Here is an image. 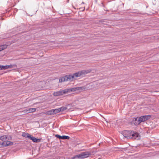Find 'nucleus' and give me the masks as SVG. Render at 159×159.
Instances as JSON below:
<instances>
[{
	"mask_svg": "<svg viewBox=\"0 0 159 159\" xmlns=\"http://www.w3.org/2000/svg\"><path fill=\"white\" fill-rule=\"evenodd\" d=\"M90 70H83L80 71L82 75L87 74L90 73L91 71Z\"/></svg>",
	"mask_w": 159,
	"mask_h": 159,
	"instance_id": "1a4fd4ad",
	"label": "nucleus"
},
{
	"mask_svg": "<svg viewBox=\"0 0 159 159\" xmlns=\"http://www.w3.org/2000/svg\"><path fill=\"white\" fill-rule=\"evenodd\" d=\"M61 139H68L70 138L69 136H65V135H63V136H61Z\"/></svg>",
	"mask_w": 159,
	"mask_h": 159,
	"instance_id": "dca6fc26",
	"label": "nucleus"
},
{
	"mask_svg": "<svg viewBox=\"0 0 159 159\" xmlns=\"http://www.w3.org/2000/svg\"><path fill=\"white\" fill-rule=\"evenodd\" d=\"M55 137L58 139H61V136L58 135V134H56L55 135Z\"/></svg>",
	"mask_w": 159,
	"mask_h": 159,
	"instance_id": "a211bd4d",
	"label": "nucleus"
},
{
	"mask_svg": "<svg viewBox=\"0 0 159 159\" xmlns=\"http://www.w3.org/2000/svg\"><path fill=\"white\" fill-rule=\"evenodd\" d=\"M69 0H67V2L68 3V2H69Z\"/></svg>",
	"mask_w": 159,
	"mask_h": 159,
	"instance_id": "4be33fe9",
	"label": "nucleus"
},
{
	"mask_svg": "<svg viewBox=\"0 0 159 159\" xmlns=\"http://www.w3.org/2000/svg\"><path fill=\"white\" fill-rule=\"evenodd\" d=\"M0 139L3 141L2 143V144L3 146H7L8 145H11L13 144L12 142L8 141L9 138H8L7 136L6 135L0 137Z\"/></svg>",
	"mask_w": 159,
	"mask_h": 159,
	"instance_id": "39448f33",
	"label": "nucleus"
},
{
	"mask_svg": "<svg viewBox=\"0 0 159 159\" xmlns=\"http://www.w3.org/2000/svg\"><path fill=\"white\" fill-rule=\"evenodd\" d=\"M7 47V45L5 44L2 45L0 46V49L1 50V51H2L4 49L6 48Z\"/></svg>",
	"mask_w": 159,
	"mask_h": 159,
	"instance_id": "4468645a",
	"label": "nucleus"
},
{
	"mask_svg": "<svg viewBox=\"0 0 159 159\" xmlns=\"http://www.w3.org/2000/svg\"><path fill=\"white\" fill-rule=\"evenodd\" d=\"M82 76L80 71H78L73 75H66L63 77H61L59 79V82H62L66 81H72L76 78L80 77Z\"/></svg>",
	"mask_w": 159,
	"mask_h": 159,
	"instance_id": "f03ea898",
	"label": "nucleus"
},
{
	"mask_svg": "<svg viewBox=\"0 0 159 159\" xmlns=\"http://www.w3.org/2000/svg\"><path fill=\"white\" fill-rule=\"evenodd\" d=\"M1 51V50L0 49V51Z\"/></svg>",
	"mask_w": 159,
	"mask_h": 159,
	"instance_id": "5701e85b",
	"label": "nucleus"
},
{
	"mask_svg": "<svg viewBox=\"0 0 159 159\" xmlns=\"http://www.w3.org/2000/svg\"><path fill=\"white\" fill-rule=\"evenodd\" d=\"M53 110L54 111V114L58 113V112H60V111L59 108L53 109Z\"/></svg>",
	"mask_w": 159,
	"mask_h": 159,
	"instance_id": "2eb2a0df",
	"label": "nucleus"
},
{
	"mask_svg": "<svg viewBox=\"0 0 159 159\" xmlns=\"http://www.w3.org/2000/svg\"><path fill=\"white\" fill-rule=\"evenodd\" d=\"M59 109L60 112H62L67 109V107L66 106H63L59 108Z\"/></svg>",
	"mask_w": 159,
	"mask_h": 159,
	"instance_id": "f8f14e48",
	"label": "nucleus"
},
{
	"mask_svg": "<svg viewBox=\"0 0 159 159\" xmlns=\"http://www.w3.org/2000/svg\"><path fill=\"white\" fill-rule=\"evenodd\" d=\"M29 139L32 140L34 142L39 143L40 141V139H36V138L30 135Z\"/></svg>",
	"mask_w": 159,
	"mask_h": 159,
	"instance_id": "6e6552de",
	"label": "nucleus"
},
{
	"mask_svg": "<svg viewBox=\"0 0 159 159\" xmlns=\"http://www.w3.org/2000/svg\"><path fill=\"white\" fill-rule=\"evenodd\" d=\"M86 88L84 87H76L74 88L66 89L67 93H70L71 92H80L85 90Z\"/></svg>",
	"mask_w": 159,
	"mask_h": 159,
	"instance_id": "20e7f679",
	"label": "nucleus"
},
{
	"mask_svg": "<svg viewBox=\"0 0 159 159\" xmlns=\"http://www.w3.org/2000/svg\"><path fill=\"white\" fill-rule=\"evenodd\" d=\"M67 93L66 89L63 90H60L59 91L53 93L54 96H58L62 95L64 94Z\"/></svg>",
	"mask_w": 159,
	"mask_h": 159,
	"instance_id": "0eeeda50",
	"label": "nucleus"
},
{
	"mask_svg": "<svg viewBox=\"0 0 159 159\" xmlns=\"http://www.w3.org/2000/svg\"><path fill=\"white\" fill-rule=\"evenodd\" d=\"M14 11H17V10L16 9H15L14 10Z\"/></svg>",
	"mask_w": 159,
	"mask_h": 159,
	"instance_id": "aec40b11",
	"label": "nucleus"
},
{
	"mask_svg": "<svg viewBox=\"0 0 159 159\" xmlns=\"http://www.w3.org/2000/svg\"><path fill=\"white\" fill-rule=\"evenodd\" d=\"M8 66H8V68H11L13 67V66L12 65H11Z\"/></svg>",
	"mask_w": 159,
	"mask_h": 159,
	"instance_id": "6ab92c4d",
	"label": "nucleus"
},
{
	"mask_svg": "<svg viewBox=\"0 0 159 159\" xmlns=\"http://www.w3.org/2000/svg\"><path fill=\"white\" fill-rule=\"evenodd\" d=\"M53 114L54 113L53 109L48 111L46 113V114L47 115H51Z\"/></svg>",
	"mask_w": 159,
	"mask_h": 159,
	"instance_id": "9b49d317",
	"label": "nucleus"
},
{
	"mask_svg": "<svg viewBox=\"0 0 159 159\" xmlns=\"http://www.w3.org/2000/svg\"><path fill=\"white\" fill-rule=\"evenodd\" d=\"M90 155H91V153L89 152H83L74 156L72 158V159H75L77 158L83 159L88 157Z\"/></svg>",
	"mask_w": 159,
	"mask_h": 159,
	"instance_id": "423d86ee",
	"label": "nucleus"
},
{
	"mask_svg": "<svg viewBox=\"0 0 159 159\" xmlns=\"http://www.w3.org/2000/svg\"><path fill=\"white\" fill-rule=\"evenodd\" d=\"M36 108H30L28 109V110L26 111L27 113H29L31 112H34L36 111Z\"/></svg>",
	"mask_w": 159,
	"mask_h": 159,
	"instance_id": "9d476101",
	"label": "nucleus"
},
{
	"mask_svg": "<svg viewBox=\"0 0 159 159\" xmlns=\"http://www.w3.org/2000/svg\"><path fill=\"white\" fill-rule=\"evenodd\" d=\"M122 134L124 137L127 139L139 140L140 138V136L137 132L132 131H124L123 132Z\"/></svg>",
	"mask_w": 159,
	"mask_h": 159,
	"instance_id": "f257e3e1",
	"label": "nucleus"
},
{
	"mask_svg": "<svg viewBox=\"0 0 159 159\" xmlns=\"http://www.w3.org/2000/svg\"><path fill=\"white\" fill-rule=\"evenodd\" d=\"M151 116L150 115L141 116L137 117L134 119L133 122L135 125H139L141 122H144L150 118Z\"/></svg>",
	"mask_w": 159,
	"mask_h": 159,
	"instance_id": "7ed1b4c3",
	"label": "nucleus"
},
{
	"mask_svg": "<svg viewBox=\"0 0 159 159\" xmlns=\"http://www.w3.org/2000/svg\"><path fill=\"white\" fill-rule=\"evenodd\" d=\"M8 66H8V65L2 66V68H1V69H2V70H6L8 68Z\"/></svg>",
	"mask_w": 159,
	"mask_h": 159,
	"instance_id": "f3484780",
	"label": "nucleus"
},
{
	"mask_svg": "<svg viewBox=\"0 0 159 159\" xmlns=\"http://www.w3.org/2000/svg\"><path fill=\"white\" fill-rule=\"evenodd\" d=\"M2 68V66H0V70H2L1 68Z\"/></svg>",
	"mask_w": 159,
	"mask_h": 159,
	"instance_id": "412c9836",
	"label": "nucleus"
},
{
	"mask_svg": "<svg viewBox=\"0 0 159 159\" xmlns=\"http://www.w3.org/2000/svg\"><path fill=\"white\" fill-rule=\"evenodd\" d=\"M30 134H29L28 133H26L25 132H23L22 134V136L23 137H25L26 138H29V137L30 136Z\"/></svg>",
	"mask_w": 159,
	"mask_h": 159,
	"instance_id": "ddd939ff",
	"label": "nucleus"
}]
</instances>
